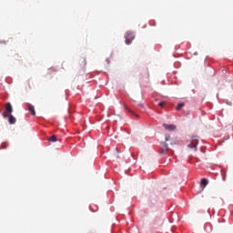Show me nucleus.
<instances>
[{
	"label": "nucleus",
	"mask_w": 233,
	"mask_h": 233,
	"mask_svg": "<svg viewBox=\"0 0 233 233\" xmlns=\"http://www.w3.org/2000/svg\"><path fill=\"white\" fill-rule=\"evenodd\" d=\"M164 128L166 130H168L169 132H174L176 130L177 127L176 125H168V124H163Z\"/></svg>",
	"instance_id": "nucleus-5"
},
{
	"label": "nucleus",
	"mask_w": 233,
	"mask_h": 233,
	"mask_svg": "<svg viewBox=\"0 0 233 233\" xmlns=\"http://www.w3.org/2000/svg\"><path fill=\"white\" fill-rule=\"evenodd\" d=\"M165 141H170V135L165 136Z\"/></svg>",
	"instance_id": "nucleus-12"
},
{
	"label": "nucleus",
	"mask_w": 233,
	"mask_h": 233,
	"mask_svg": "<svg viewBox=\"0 0 233 233\" xmlns=\"http://www.w3.org/2000/svg\"><path fill=\"white\" fill-rule=\"evenodd\" d=\"M125 108H126V110L129 111L130 114H134V112L132 110H130V108H128V106H125Z\"/></svg>",
	"instance_id": "nucleus-15"
},
{
	"label": "nucleus",
	"mask_w": 233,
	"mask_h": 233,
	"mask_svg": "<svg viewBox=\"0 0 233 233\" xmlns=\"http://www.w3.org/2000/svg\"><path fill=\"white\" fill-rule=\"evenodd\" d=\"M28 110L31 112L32 116H35V107L32 106L31 104H27Z\"/></svg>",
	"instance_id": "nucleus-8"
},
{
	"label": "nucleus",
	"mask_w": 233,
	"mask_h": 233,
	"mask_svg": "<svg viewBox=\"0 0 233 233\" xmlns=\"http://www.w3.org/2000/svg\"><path fill=\"white\" fill-rule=\"evenodd\" d=\"M82 66H86V60L85 58L82 59Z\"/></svg>",
	"instance_id": "nucleus-13"
},
{
	"label": "nucleus",
	"mask_w": 233,
	"mask_h": 233,
	"mask_svg": "<svg viewBox=\"0 0 233 233\" xmlns=\"http://www.w3.org/2000/svg\"><path fill=\"white\" fill-rule=\"evenodd\" d=\"M160 145L161 147L159 149V154L165 155L168 152V150H170V148H168V144H167V142H161Z\"/></svg>",
	"instance_id": "nucleus-4"
},
{
	"label": "nucleus",
	"mask_w": 233,
	"mask_h": 233,
	"mask_svg": "<svg viewBox=\"0 0 233 233\" xmlns=\"http://www.w3.org/2000/svg\"><path fill=\"white\" fill-rule=\"evenodd\" d=\"M47 141H50L51 143H56V141H57V137L56 135H53L47 138Z\"/></svg>",
	"instance_id": "nucleus-9"
},
{
	"label": "nucleus",
	"mask_w": 233,
	"mask_h": 233,
	"mask_svg": "<svg viewBox=\"0 0 233 233\" xmlns=\"http://www.w3.org/2000/svg\"><path fill=\"white\" fill-rule=\"evenodd\" d=\"M125 39H126V45H131L132 41L136 39V35H134V32L127 31L126 33Z\"/></svg>",
	"instance_id": "nucleus-3"
},
{
	"label": "nucleus",
	"mask_w": 233,
	"mask_h": 233,
	"mask_svg": "<svg viewBox=\"0 0 233 233\" xmlns=\"http://www.w3.org/2000/svg\"><path fill=\"white\" fill-rule=\"evenodd\" d=\"M146 76H147V77H148V71L147 70H146Z\"/></svg>",
	"instance_id": "nucleus-18"
},
{
	"label": "nucleus",
	"mask_w": 233,
	"mask_h": 233,
	"mask_svg": "<svg viewBox=\"0 0 233 233\" xmlns=\"http://www.w3.org/2000/svg\"><path fill=\"white\" fill-rule=\"evenodd\" d=\"M166 103L165 102H159L158 106H160L161 108H163V106H165Z\"/></svg>",
	"instance_id": "nucleus-14"
},
{
	"label": "nucleus",
	"mask_w": 233,
	"mask_h": 233,
	"mask_svg": "<svg viewBox=\"0 0 233 233\" xmlns=\"http://www.w3.org/2000/svg\"><path fill=\"white\" fill-rule=\"evenodd\" d=\"M1 148L5 149V148H8V143L5 142L1 145Z\"/></svg>",
	"instance_id": "nucleus-11"
},
{
	"label": "nucleus",
	"mask_w": 233,
	"mask_h": 233,
	"mask_svg": "<svg viewBox=\"0 0 233 233\" xmlns=\"http://www.w3.org/2000/svg\"><path fill=\"white\" fill-rule=\"evenodd\" d=\"M7 117H9V124L10 125H15V116H14L13 115H7Z\"/></svg>",
	"instance_id": "nucleus-7"
},
{
	"label": "nucleus",
	"mask_w": 233,
	"mask_h": 233,
	"mask_svg": "<svg viewBox=\"0 0 233 233\" xmlns=\"http://www.w3.org/2000/svg\"><path fill=\"white\" fill-rule=\"evenodd\" d=\"M12 112H14L12 104L10 102H7L5 104V111L3 112V117H8V116L12 115Z\"/></svg>",
	"instance_id": "nucleus-2"
},
{
	"label": "nucleus",
	"mask_w": 233,
	"mask_h": 233,
	"mask_svg": "<svg viewBox=\"0 0 233 233\" xmlns=\"http://www.w3.org/2000/svg\"><path fill=\"white\" fill-rule=\"evenodd\" d=\"M208 185V180L207 178H202L200 182L201 190H205V187Z\"/></svg>",
	"instance_id": "nucleus-6"
},
{
	"label": "nucleus",
	"mask_w": 233,
	"mask_h": 233,
	"mask_svg": "<svg viewBox=\"0 0 233 233\" xmlns=\"http://www.w3.org/2000/svg\"><path fill=\"white\" fill-rule=\"evenodd\" d=\"M199 143V140L198 139V137H193L189 143L187 144L188 148H194L195 152L198 151V144Z\"/></svg>",
	"instance_id": "nucleus-1"
},
{
	"label": "nucleus",
	"mask_w": 233,
	"mask_h": 233,
	"mask_svg": "<svg viewBox=\"0 0 233 233\" xmlns=\"http://www.w3.org/2000/svg\"><path fill=\"white\" fill-rule=\"evenodd\" d=\"M223 181H225V177H223Z\"/></svg>",
	"instance_id": "nucleus-19"
},
{
	"label": "nucleus",
	"mask_w": 233,
	"mask_h": 233,
	"mask_svg": "<svg viewBox=\"0 0 233 233\" xmlns=\"http://www.w3.org/2000/svg\"><path fill=\"white\" fill-rule=\"evenodd\" d=\"M48 76H52V69L47 72Z\"/></svg>",
	"instance_id": "nucleus-17"
},
{
	"label": "nucleus",
	"mask_w": 233,
	"mask_h": 233,
	"mask_svg": "<svg viewBox=\"0 0 233 233\" xmlns=\"http://www.w3.org/2000/svg\"><path fill=\"white\" fill-rule=\"evenodd\" d=\"M185 106V104L184 103H179L177 106V110L179 111L181 110V108H183Z\"/></svg>",
	"instance_id": "nucleus-10"
},
{
	"label": "nucleus",
	"mask_w": 233,
	"mask_h": 233,
	"mask_svg": "<svg viewBox=\"0 0 233 233\" xmlns=\"http://www.w3.org/2000/svg\"><path fill=\"white\" fill-rule=\"evenodd\" d=\"M138 106H140V108H145V106L143 104H138Z\"/></svg>",
	"instance_id": "nucleus-16"
}]
</instances>
